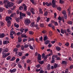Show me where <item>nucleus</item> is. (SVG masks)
Instances as JSON below:
<instances>
[{
  "label": "nucleus",
  "instance_id": "f257e3e1",
  "mask_svg": "<svg viewBox=\"0 0 73 73\" xmlns=\"http://www.w3.org/2000/svg\"><path fill=\"white\" fill-rule=\"evenodd\" d=\"M31 22V21L29 20V19H26L25 20L24 23L26 25L29 26V25Z\"/></svg>",
  "mask_w": 73,
  "mask_h": 73
},
{
  "label": "nucleus",
  "instance_id": "f03ea898",
  "mask_svg": "<svg viewBox=\"0 0 73 73\" xmlns=\"http://www.w3.org/2000/svg\"><path fill=\"white\" fill-rule=\"evenodd\" d=\"M2 54L3 58H6V57H7V56H9V55L10 54V53H6V52H3L2 53Z\"/></svg>",
  "mask_w": 73,
  "mask_h": 73
},
{
  "label": "nucleus",
  "instance_id": "7ed1b4c3",
  "mask_svg": "<svg viewBox=\"0 0 73 73\" xmlns=\"http://www.w3.org/2000/svg\"><path fill=\"white\" fill-rule=\"evenodd\" d=\"M20 18L22 19L24 17H26V14L25 13H23L22 12H19Z\"/></svg>",
  "mask_w": 73,
  "mask_h": 73
},
{
  "label": "nucleus",
  "instance_id": "20e7f679",
  "mask_svg": "<svg viewBox=\"0 0 73 73\" xmlns=\"http://www.w3.org/2000/svg\"><path fill=\"white\" fill-rule=\"evenodd\" d=\"M13 5H14V3H11V2H9L7 4V5L8 6L9 8H11V7L13 6Z\"/></svg>",
  "mask_w": 73,
  "mask_h": 73
},
{
  "label": "nucleus",
  "instance_id": "39448f33",
  "mask_svg": "<svg viewBox=\"0 0 73 73\" xmlns=\"http://www.w3.org/2000/svg\"><path fill=\"white\" fill-rule=\"evenodd\" d=\"M52 7L53 8H54L56 7V1L54 0H52Z\"/></svg>",
  "mask_w": 73,
  "mask_h": 73
},
{
  "label": "nucleus",
  "instance_id": "423d86ee",
  "mask_svg": "<svg viewBox=\"0 0 73 73\" xmlns=\"http://www.w3.org/2000/svg\"><path fill=\"white\" fill-rule=\"evenodd\" d=\"M37 59L39 61H41V55H40V54H38Z\"/></svg>",
  "mask_w": 73,
  "mask_h": 73
},
{
  "label": "nucleus",
  "instance_id": "0eeeda50",
  "mask_svg": "<svg viewBox=\"0 0 73 73\" xmlns=\"http://www.w3.org/2000/svg\"><path fill=\"white\" fill-rule=\"evenodd\" d=\"M16 68H15L12 70L11 69L10 70H9V72L11 73H15V72H16Z\"/></svg>",
  "mask_w": 73,
  "mask_h": 73
},
{
  "label": "nucleus",
  "instance_id": "6e6552de",
  "mask_svg": "<svg viewBox=\"0 0 73 73\" xmlns=\"http://www.w3.org/2000/svg\"><path fill=\"white\" fill-rule=\"evenodd\" d=\"M22 5L24 7V11H26L27 10V7L26 6V5H25V4H23Z\"/></svg>",
  "mask_w": 73,
  "mask_h": 73
},
{
  "label": "nucleus",
  "instance_id": "1a4fd4ad",
  "mask_svg": "<svg viewBox=\"0 0 73 73\" xmlns=\"http://www.w3.org/2000/svg\"><path fill=\"white\" fill-rule=\"evenodd\" d=\"M4 36H5L4 33H3L0 34V38H3V37H4Z\"/></svg>",
  "mask_w": 73,
  "mask_h": 73
},
{
  "label": "nucleus",
  "instance_id": "9d476101",
  "mask_svg": "<svg viewBox=\"0 0 73 73\" xmlns=\"http://www.w3.org/2000/svg\"><path fill=\"white\" fill-rule=\"evenodd\" d=\"M12 18L11 17H6V21H9L10 20H12Z\"/></svg>",
  "mask_w": 73,
  "mask_h": 73
},
{
  "label": "nucleus",
  "instance_id": "9b49d317",
  "mask_svg": "<svg viewBox=\"0 0 73 73\" xmlns=\"http://www.w3.org/2000/svg\"><path fill=\"white\" fill-rule=\"evenodd\" d=\"M16 16V13H14L11 14L10 16L11 17H15Z\"/></svg>",
  "mask_w": 73,
  "mask_h": 73
},
{
  "label": "nucleus",
  "instance_id": "f8f14e48",
  "mask_svg": "<svg viewBox=\"0 0 73 73\" xmlns=\"http://www.w3.org/2000/svg\"><path fill=\"white\" fill-rule=\"evenodd\" d=\"M30 11L32 14H35V13L34 12V9L33 8H31L30 9Z\"/></svg>",
  "mask_w": 73,
  "mask_h": 73
},
{
  "label": "nucleus",
  "instance_id": "ddd939ff",
  "mask_svg": "<svg viewBox=\"0 0 73 73\" xmlns=\"http://www.w3.org/2000/svg\"><path fill=\"white\" fill-rule=\"evenodd\" d=\"M18 50L19 49H18V48H14V50H13V51L14 52H16V53L17 54V53H18V52H17V51H18Z\"/></svg>",
  "mask_w": 73,
  "mask_h": 73
},
{
  "label": "nucleus",
  "instance_id": "4468645a",
  "mask_svg": "<svg viewBox=\"0 0 73 73\" xmlns=\"http://www.w3.org/2000/svg\"><path fill=\"white\" fill-rule=\"evenodd\" d=\"M40 19H41V17H40V16H39L38 17H37L36 19V23H38V22H39Z\"/></svg>",
  "mask_w": 73,
  "mask_h": 73
},
{
  "label": "nucleus",
  "instance_id": "2eb2a0df",
  "mask_svg": "<svg viewBox=\"0 0 73 73\" xmlns=\"http://www.w3.org/2000/svg\"><path fill=\"white\" fill-rule=\"evenodd\" d=\"M7 27H9L11 25V21H8L7 22Z\"/></svg>",
  "mask_w": 73,
  "mask_h": 73
},
{
  "label": "nucleus",
  "instance_id": "dca6fc26",
  "mask_svg": "<svg viewBox=\"0 0 73 73\" xmlns=\"http://www.w3.org/2000/svg\"><path fill=\"white\" fill-rule=\"evenodd\" d=\"M26 14L27 15H28V16H31V13L30 11H26Z\"/></svg>",
  "mask_w": 73,
  "mask_h": 73
},
{
  "label": "nucleus",
  "instance_id": "f3484780",
  "mask_svg": "<svg viewBox=\"0 0 73 73\" xmlns=\"http://www.w3.org/2000/svg\"><path fill=\"white\" fill-rule=\"evenodd\" d=\"M9 51L8 50V49L7 48H6L3 51V52H4L5 53H7V52H8Z\"/></svg>",
  "mask_w": 73,
  "mask_h": 73
},
{
  "label": "nucleus",
  "instance_id": "a211bd4d",
  "mask_svg": "<svg viewBox=\"0 0 73 73\" xmlns=\"http://www.w3.org/2000/svg\"><path fill=\"white\" fill-rule=\"evenodd\" d=\"M0 24L1 27H4V26L5 24L2 21H1L0 22Z\"/></svg>",
  "mask_w": 73,
  "mask_h": 73
},
{
  "label": "nucleus",
  "instance_id": "6ab92c4d",
  "mask_svg": "<svg viewBox=\"0 0 73 73\" xmlns=\"http://www.w3.org/2000/svg\"><path fill=\"white\" fill-rule=\"evenodd\" d=\"M35 25V22H32L30 25L31 27H34Z\"/></svg>",
  "mask_w": 73,
  "mask_h": 73
},
{
  "label": "nucleus",
  "instance_id": "aec40b11",
  "mask_svg": "<svg viewBox=\"0 0 73 73\" xmlns=\"http://www.w3.org/2000/svg\"><path fill=\"white\" fill-rule=\"evenodd\" d=\"M66 13V11L64 10V19H67V17Z\"/></svg>",
  "mask_w": 73,
  "mask_h": 73
},
{
  "label": "nucleus",
  "instance_id": "412c9836",
  "mask_svg": "<svg viewBox=\"0 0 73 73\" xmlns=\"http://www.w3.org/2000/svg\"><path fill=\"white\" fill-rule=\"evenodd\" d=\"M18 41L19 42H21V41H22V38H21L20 37H18Z\"/></svg>",
  "mask_w": 73,
  "mask_h": 73
},
{
  "label": "nucleus",
  "instance_id": "4be33fe9",
  "mask_svg": "<svg viewBox=\"0 0 73 73\" xmlns=\"http://www.w3.org/2000/svg\"><path fill=\"white\" fill-rule=\"evenodd\" d=\"M49 42H50V41L49 40H47L45 41V42H44V44L45 45H46L47 44H49Z\"/></svg>",
  "mask_w": 73,
  "mask_h": 73
},
{
  "label": "nucleus",
  "instance_id": "5701e85b",
  "mask_svg": "<svg viewBox=\"0 0 73 73\" xmlns=\"http://www.w3.org/2000/svg\"><path fill=\"white\" fill-rule=\"evenodd\" d=\"M13 33V34H12ZM16 35V33H15V31H11L10 33V35Z\"/></svg>",
  "mask_w": 73,
  "mask_h": 73
},
{
  "label": "nucleus",
  "instance_id": "b1692460",
  "mask_svg": "<svg viewBox=\"0 0 73 73\" xmlns=\"http://www.w3.org/2000/svg\"><path fill=\"white\" fill-rule=\"evenodd\" d=\"M35 27H36V29H39V27H38V25L37 24H36L35 26Z\"/></svg>",
  "mask_w": 73,
  "mask_h": 73
},
{
  "label": "nucleus",
  "instance_id": "393cba45",
  "mask_svg": "<svg viewBox=\"0 0 73 73\" xmlns=\"http://www.w3.org/2000/svg\"><path fill=\"white\" fill-rule=\"evenodd\" d=\"M48 38V37L47 36H45L44 37L43 40L44 41H46Z\"/></svg>",
  "mask_w": 73,
  "mask_h": 73
},
{
  "label": "nucleus",
  "instance_id": "a878e982",
  "mask_svg": "<svg viewBox=\"0 0 73 73\" xmlns=\"http://www.w3.org/2000/svg\"><path fill=\"white\" fill-rule=\"evenodd\" d=\"M47 69L48 70H49L50 69V65L49 64L47 65Z\"/></svg>",
  "mask_w": 73,
  "mask_h": 73
},
{
  "label": "nucleus",
  "instance_id": "bb28decb",
  "mask_svg": "<svg viewBox=\"0 0 73 73\" xmlns=\"http://www.w3.org/2000/svg\"><path fill=\"white\" fill-rule=\"evenodd\" d=\"M3 3L5 5H6L7 4H8V1L7 0H5L3 1Z\"/></svg>",
  "mask_w": 73,
  "mask_h": 73
},
{
  "label": "nucleus",
  "instance_id": "cd10ccee",
  "mask_svg": "<svg viewBox=\"0 0 73 73\" xmlns=\"http://www.w3.org/2000/svg\"><path fill=\"white\" fill-rule=\"evenodd\" d=\"M56 50L58 51H60V50L61 49L60 48V47H58V46L56 47Z\"/></svg>",
  "mask_w": 73,
  "mask_h": 73
},
{
  "label": "nucleus",
  "instance_id": "c85d7f7f",
  "mask_svg": "<svg viewBox=\"0 0 73 73\" xmlns=\"http://www.w3.org/2000/svg\"><path fill=\"white\" fill-rule=\"evenodd\" d=\"M21 37H25V38H27V35L23 34L21 35Z\"/></svg>",
  "mask_w": 73,
  "mask_h": 73
},
{
  "label": "nucleus",
  "instance_id": "c756f323",
  "mask_svg": "<svg viewBox=\"0 0 73 73\" xmlns=\"http://www.w3.org/2000/svg\"><path fill=\"white\" fill-rule=\"evenodd\" d=\"M21 19L20 17H18L16 19V21L17 23H19V20H20Z\"/></svg>",
  "mask_w": 73,
  "mask_h": 73
},
{
  "label": "nucleus",
  "instance_id": "7c9ffc66",
  "mask_svg": "<svg viewBox=\"0 0 73 73\" xmlns=\"http://www.w3.org/2000/svg\"><path fill=\"white\" fill-rule=\"evenodd\" d=\"M47 58H48V55H46L45 56V57L44 59V61H46V59H47Z\"/></svg>",
  "mask_w": 73,
  "mask_h": 73
},
{
  "label": "nucleus",
  "instance_id": "2f4dec72",
  "mask_svg": "<svg viewBox=\"0 0 73 73\" xmlns=\"http://www.w3.org/2000/svg\"><path fill=\"white\" fill-rule=\"evenodd\" d=\"M64 33H65V34L66 36H69V34L68 33H67L66 30L64 29Z\"/></svg>",
  "mask_w": 73,
  "mask_h": 73
},
{
  "label": "nucleus",
  "instance_id": "473e14b6",
  "mask_svg": "<svg viewBox=\"0 0 73 73\" xmlns=\"http://www.w3.org/2000/svg\"><path fill=\"white\" fill-rule=\"evenodd\" d=\"M4 8L3 7H0V12H3L4 11Z\"/></svg>",
  "mask_w": 73,
  "mask_h": 73
},
{
  "label": "nucleus",
  "instance_id": "72a5a7b5",
  "mask_svg": "<svg viewBox=\"0 0 73 73\" xmlns=\"http://www.w3.org/2000/svg\"><path fill=\"white\" fill-rule=\"evenodd\" d=\"M48 11H46L44 12V15L45 16H48Z\"/></svg>",
  "mask_w": 73,
  "mask_h": 73
},
{
  "label": "nucleus",
  "instance_id": "f704fd0d",
  "mask_svg": "<svg viewBox=\"0 0 73 73\" xmlns=\"http://www.w3.org/2000/svg\"><path fill=\"white\" fill-rule=\"evenodd\" d=\"M20 31L22 32H23L24 31V29L22 27L20 29Z\"/></svg>",
  "mask_w": 73,
  "mask_h": 73
},
{
  "label": "nucleus",
  "instance_id": "c9c22d12",
  "mask_svg": "<svg viewBox=\"0 0 73 73\" xmlns=\"http://www.w3.org/2000/svg\"><path fill=\"white\" fill-rule=\"evenodd\" d=\"M19 10L21 11V10H23L24 9V8L22 6H21L19 7Z\"/></svg>",
  "mask_w": 73,
  "mask_h": 73
},
{
  "label": "nucleus",
  "instance_id": "e433bc0d",
  "mask_svg": "<svg viewBox=\"0 0 73 73\" xmlns=\"http://www.w3.org/2000/svg\"><path fill=\"white\" fill-rule=\"evenodd\" d=\"M24 46L23 45H22L21 46V49L22 50H24Z\"/></svg>",
  "mask_w": 73,
  "mask_h": 73
},
{
  "label": "nucleus",
  "instance_id": "4c0bfd02",
  "mask_svg": "<svg viewBox=\"0 0 73 73\" xmlns=\"http://www.w3.org/2000/svg\"><path fill=\"white\" fill-rule=\"evenodd\" d=\"M14 25L15 27H16L17 28L19 27V25L18 24L17 25L16 24H14Z\"/></svg>",
  "mask_w": 73,
  "mask_h": 73
},
{
  "label": "nucleus",
  "instance_id": "58836bf2",
  "mask_svg": "<svg viewBox=\"0 0 73 73\" xmlns=\"http://www.w3.org/2000/svg\"><path fill=\"white\" fill-rule=\"evenodd\" d=\"M26 62L28 64H30L31 62V60L28 59L27 60Z\"/></svg>",
  "mask_w": 73,
  "mask_h": 73
},
{
  "label": "nucleus",
  "instance_id": "ea45409f",
  "mask_svg": "<svg viewBox=\"0 0 73 73\" xmlns=\"http://www.w3.org/2000/svg\"><path fill=\"white\" fill-rule=\"evenodd\" d=\"M39 12L41 14H43V12H42V9H39Z\"/></svg>",
  "mask_w": 73,
  "mask_h": 73
},
{
  "label": "nucleus",
  "instance_id": "a19ab883",
  "mask_svg": "<svg viewBox=\"0 0 73 73\" xmlns=\"http://www.w3.org/2000/svg\"><path fill=\"white\" fill-rule=\"evenodd\" d=\"M10 58H11V56H9L8 57H7L6 59L7 60H9Z\"/></svg>",
  "mask_w": 73,
  "mask_h": 73
},
{
  "label": "nucleus",
  "instance_id": "79ce46f5",
  "mask_svg": "<svg viewBox=\"0 0 73 73\" xmlns=\"http://www.w3.org/2000/svg\"><path fill=\"white\" fill-rule=\"evenodd\" d=\"M15 60V57H13L11 59H10V60L11 61H14Z\"/></svg>",
  "mask_w": 73,
  "mask_h": 73
},
{
  "label": "nucleus",
  "instance_id": "37998d69",
  "mask_svg": "<svg viewBox=\"0 0 73 73\" xmlns=\"http://www.w3.org/2000/svg\"><path fill=\"white\" fill-rule=\"evenodd\" d=\"M67 22L68 23V24H72V21H68Z\"/></svg>",
  "mask_w": 73,
  "mask_h": 73
},
{
  "label": "nucleus",
  "instance_id": "c03bdc74",
  "mask_svg": "<svg viewBox=\"0 0 73 73\" xmlns=\"http://www.w3.org/2000/svg\"><path fill=\"white\" fill-rule=\"evenodd\" d=\"M10 37L12 39H13L14 38V36H13V34H10Z\"/></svg>",
  "mask_w": 73,
  "mask_h": 73
},
{
  "label": "nucleus",
  "instance_id": "a18cd8bd",
  "mask_svg": "<svg viewBox=\"0 0 73 73\" xmlns=\"http://www.w3.org/2000/svg\"><path fill=\"white\" fill-rule=\"evenodd\" d=\"M69 45H70V44L69 42H66L65 43V45H66L67 46H69Z\"/></svg>",
  "mask_w": 73,
  "mask_h": 73
},
{
  "label": "nucleus",
  "instance_id": "49530a36",
  "mask_svg": "<svg viewBox=\"0 0 73 73\" xmlns=\"http://www.w3.org/2000/svg\"><path fill=\"white\" fill-rule=\"evenodd\" d=\"M20 61V59L17 58L16 60V62L17 63L19 62V61Z\"/></svg>",
  "mask_w": 73,
  "mask_h": 73
},
{
  "label": "nucleus",
  "instance_id": "de8ad7c7",
  "mask_svg": "<svg viewBox=\"0 0 73 73\" xmlns=\"http://www.w3.org/2000/svg\"><path fill=\"white\" fill-rule=\"evenodd\" d=\"M24 46L25 48H28V47L29 46L28 44H25Z\"/></svg>",
  "mask_w": 73,
  "mask_h": 73
},
{
  "label": "nucleus",
  "instance_id": "09e8293b",
  "mask_svg": "<svg viewBox=\"0 0 73 73\" xmlns=\"http://www.w3.org/2000/svg\"><path fill=\"white\" fill-rule=\"evenodd\" d=\"M54 68H56L58 66V64H55L54 65Z\"/></svg>",
  "mask_w": 73,
  "mask_h": 73
},
{
  "label": "nucleus",
  "instance_id": "8fccbe9b",
  "mask_svg": "<svg viewBox=\"0 0 73 73\" xmlns=\"http://www.w3.org/2000/svg\"><path fill=\"white\" fill-rule=\"evenodd\" d=\"M18 66L19 68H22V66H21V65L20 64H18Z\"/></svg>",
  "mask_w": 73,
  "mask_h": 73
},
{
  "label": "nucleus",
  "instance_id": "3c124183",
  "mask_svg": "<svg viewBox=\"0 0 73 73\" xmlns=\"http://www.w3.org/2000/svg\"><path fill=\"white\" fill-rule=\"evenodd\" d=\"M54 25H55V26H58V23H57V22H55L54 23Z\"/></svg>",
  "mask_w": 73,
  "mask_h": 73
},
{
  "label": "nucleus",
  "instance_id": "603ef678",
  "mask_svg": "<svg viewBox=\"0 0 73 73\" xmlns=\"http://www.w3.org/2000/svg\"><path fill=\"white\" fill-rule=\"evenodd\" d=\"M40 27H44V24L43 23L42 24H40Z\"/></svg>",
  "mask_w": 73,
  "mask_h": 73
},
{
  "label": "nucleus",
  "instance_id": "864d4df0",
  "mask_svg": "<svg viewBox=\"0 0 73 73\" xmlns=\"http://www.w3.org/2000/svg\"><path fill=\"white\" fill-rule=\"evenodd\" d=\"M21 46L20 44H18L16 46L17 48H19Z\"/></svg>",
  "mask_w": 73,
  "mask_h": 73
},
{
  "label": "nucleus",
  "instance_id": "5fc2aeb1",
  "mask_svg": "<svg viewBox=\"0 0 73 73\" xmlns=\"http://www.w3.org/2000/svg\"><path fill=\"white\" fill-rule=\"evenodd\" d=\"M29 47L31 49H32V50H33V47L31 45H29Z\"/></svg>",
  "mask_w": 73,
  "mask_h": 73
},
{
  "label": "nucleus",
  "instance_id": "6e6d98bb",
  "mask_svg": "<svg viewBox=\"0 0 73 73\" xmlns=\"http://www.w3.org/2000/svg\"><path fill=\"white\" fill-rule=\"evenodd\" d=\"M18 55L19 56H21L22 55V53L21 52H19L18 53Z\"/></svg>",
  "mask_w": 73,
  "mask_h": 73
},
{
  "label": "nucleus",
  "instance_id": "4d7b16f0",
  "mask_svg": "<svg viewBox=\"0 0 73 73\" xmlns=\"http://www.w3.org/2000/svg\"><path fill=\"white\" fill-rule=\"evenodd\" d=\"M34 40H35L34 39H33V38H30L29 39V41H34Z\"/></svg>",
  "mask_w": 73,
  "mask_h": 73
},
{
  "label": "nucleus",
  "instance_id": "13d9d810",
  "mask_svg": "<svg viewBox=\"0 0 73 73\" xmlns=\"http://www.w3.org/2000/svg\"><path fill=\"white\" fill-rule=\"evenodd\" d=\"M57 9L58 10H59V11H61V8L60 7H57Z\"/></svg>",
  "mask_w": 73,
  "mask_h": 73
},
{
  "label": "nucleus",
  "instance_id": "bf43d9fd",
  "mask_svg": "<svg viewBox=\"0 0 73 73\" xmlns=\"http://www.w3.org/2000/svg\"><path fill=\"white\" fill-rule=\"evenodd\" d=\"M27 39L26 38H25L23 39V42H25V41H27Z\"/></svg>",
  "mask_w": 73,
  "mask_h": 73
},
{
  "label": "nucleus",
  "instance_id": "052dcab7",
  "mask_svg": "<svg viewBox=\"0 0 73 73\" xmlns=\"http://www.w3.org/2000/svg\"><path fill=\"white\" fill-rule=\"evenodd\" d=\"M39 63L40 64H44V61H41L39 62Z\"/></svg>",
  "mask_w": 73,
  "mask_h": 73
},
{
  "label": "nucleus",
  "instance_id": "680f3d73",
  "mask_svg": "<svg viewBox=\"0 0 73 73\" xmlns=\"http://www.w3.org/2000/svg\"><path fill=\"white\" fill-rule=\"evenodd\" d=\"M25 56H24L22 57V60H24L25 58Z\"/></svg>",
  "mask_w": 73,
  "mask_h": 73
},
{
  "label": "nucleus",
  "instance_id": "e2e57ef3",
  "mask_svg": "<svg viewBox=\"0 0 73 73\" xmlns=\"http://www.w3.org/2000/svg\"><path fill=\"white\" fill-rule=\"evenodd\" d=\"M73 68V65H71L69 67V68L70 69H72Z\"/></svg>",
  "mask_w": 73,
  "mask_h": 73
},
{
  "label": "nucleus",
  "instance_id": "0e129e2a",
  "mask_svg": "<svg viewBox=\"0 0 73 73\" xmlns=\"http://www.w3.org/2000/svg\"><path fill=\"white\" fill-rule=\"evenodd\" d=\"M29 33L30 35H33L34 33L33 32L30 31H29Z\"/></svg>",
  "mask_w": 73,
  "mask_h": 73
},
{
  "label": "nucleus",
  "instance_id": "69168bd1",
  "mask_svg": "<svg viewBox=\"0 0 73 73\" xmlns=\"http://www.w3.org/2000/svg\"><path fill=\"white\" fill-rule=\"evenodd\" d=\"M59 3H61V4H63L64 3V1H61V0H60L59 1Z\"/></svg>",
  "mask_w": 73,
  "mask_h": 73
},
{
  "label": "nucleus",
  "instance_id": "338daca9",
  "mask_svg": "<svg viewBox=\"0 0 73 73\" xmlns=\"http://www.w3.org/2000/svg\"><path fill=\"white\" fill-rule=\"evenodd\" d=\"M40 69H36L35 71L36 72H40Z\"/></svg>",
  "mask_w": 73,
  "mask_h": 73
},
{
  "label": "nucleus",
  "instance_id": "774afa93",
  "mask_svg": "<svg viewBox=\"0 0 73 73\" xmlns=\"http://www.w3.org/2000/svg\"><path fill=\"white\" fill-rule=\"evenodd\" d=\"M39 41H42V37H41L40 38H39Z\"/></svg>",
  "mask_w": 73,
  "mask_h": 73
}]
</instances>
